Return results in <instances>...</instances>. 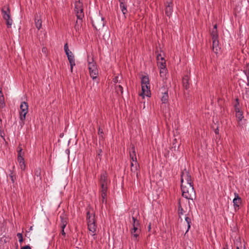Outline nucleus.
<instances>
[{
    "label": "nucleus",
    "mask_w": 249,
    "mask_h": 249,
    "mask_svg": "<svg viewBox=\"0 0 249 249\" xmlns=\"http://www.w3.org/2000/svg\"><path fill=\"white\" fill-rule=\"evenodd\" d=\"M66 54L68 57V60L71 65V71H72L73 66L75 65L74 56L71 52H69L68 53Z\"/></svg>",
    "instance_id": "13"
},
{
    "label": "nucleus",
    "mask_w": 249,
    "mask_h": 249,
    "mask_svg": "<svg viewBox=\"0 0 249 249\" xmlns=\"http://www.w3.org/2000/svg\"><path fill=\"white\" fill-rule=\"evenodd\" d=\"M116 92L118 93V94L120 93L121 94H122L123 93V88L122 87V86L118 85H116Z\"/></svg>",
    "instance_id": "26"
},
{
    "label": "nucleus",
    "mask_w": 249,
    "mask_h": 249,
    "mask_svg": "<svg viewBox=\"0 0 249 249\" xmlns=\"http://www.w3.org/2000/svg\"><path fill=\"white\" fill-rule=\"evenodd\" d=\"M236 117L238 121H241L244 118L242 112L240 111L239 108H236Z\"/></svg>",
    "instance_id": "20"
},
{
    "label": "nucleus",
    "mask_w": 249,
    "mask_h": 249,
    "mask_svg": "<svg viewBox=\"0 0 249 249\" xmlns=\"http://www.w3.org/2000/svg\"><path fill=\"white\" fill-rule=\"evenodd\" d=\"M213 30H217V25H216V24H215V25L213 26Z\"/></svg>",
    "instance_id": "48"
},
{
    "label": "nucleus",
    "mask_w": 249,
    "mask_h": 249,
    "mask_svg": "<svg viewBox=\"0 0 249 249\" xmlns=\"http://www.w3.org/2000/svg\"><path fill=\"white\" fill-rule=\"evenodd\" d=\"M88 68L89 70L90 77L92 79H95L97 78L98 75V70L95 62L93 60V58H89L88 57Z\"/></svg>",
    "instance_id": "5"
},
{
    "label": "nucleus",
    "mask_w": 249,
    "mask_h": 249,
    "mask_svg": "<svg viewBox=\"0 0 249 249\" xmlns=\"http://www.w3.org/2000/svg\"><path fill=\"white\" fill-rule=\"evenodd\" d=\"M173 6V3L172 2H170L168 3V5L166 7L165 14L168 17H170L172 14Z\"/></svg>",
    "instance_id": "17"
},
{
    "label": "nucleus",
    "mask_w": 249,
    "mask_h": 249,
    "mask_svg": "<svg viewBox=\"0 0 249 249\" xmlns=\"http://www.w3.org/2000/svg\"><path fill=\"white\" fill-rule=\"evenodd\" d=\"M100 184L102 185H107V177L106 172H103L101 175L100 177Z\"/></svg>",
    "instance_id": "15"
},
{
    "label": "nucleus",
    "mask_w": 249,
    "mask_h": 249,
    "mask_svg": "<svg viewBox=\"0 0 249 249\" xmlns=\"http://www.w3.org/2000/svg\"><path fill=\"white\" fill-rule=\"evenodd\" d=\"M35 25L36 28L39 30L42 27V21L40 19H35Z\"/></svg>",
    "instance_id": "23"
},
{
    "label": "nucleus",
    "mask_w": 249,
    "mask_h": 249,
    "mask_svg": "<svg viewBox=\"0 0 249 249\" xmlns=\"http://www.w3.org/2000/svg\"><path fill=\"white\" fill-rule=\"evenodd\" d=\"M178 204H179V206H178V213L179 216H180L181 215H182L184 214V211L183 208H182V207L181 206L180 202H179Z\"/></svg>",
    "instance_id": "27"
},
{
    "label": "nucleus",
    "mask_w": 249,
    "mask_h": 249,
    "mask_svg": "<svg viewBox=\"0 0 249 249\" xmlns=\"http://www.w3.org/2000/svg\"><path fill=\"white\" fill-rule=\"evenodd\" d=\"M132 225L133 227L130 231L132 238L135 241H137L141 232V229H140V223L139 221L133 216L132 217Z\"/></svg>",
    "instance_id": "3"
},
{
    "label": "nucleus",
    "mask_w": 249,
    "mask_h": 249,
    "mask_svg": "<svg viewBox=\"0 0 249 249\" xmlns=\"http://www.w3.org/2000/svg\"><path fill=\"white\" fill-rule=\"evenodd\" d=\"M118 76H116L115 77L114 79H113V82L114 83H117L118 82Z\"/></svg>",
    "instance_id": "43"
},
{
    "label": "nucleus",
    "mask_w": 249,
    "mask_h": 249,
    "mask_svg": "<svg viewBox=\"0 0 249 249\" xmlns=\"http://www.w3.org/2000/svg\"><path fill=\"white\" fill-rule=\"evenodd\" d=\"M107 185H102L101 186V193H104V194H107Z\"/></svg>",
    "instance_id": "30"
},
{
    "label": "nucleus",
    "mask_w": 249,
    "mask_h": 249,
    "mask_svg": "<svg viewBox=\"0 0 249 249\" xmlns=\"http://www.w3.org/2000/svg\"><path fill=\"white\" fill-rule=\"evenodd\" d=\"M188 78H184L183 79V86L186 89H187L189 88V83H188Z\"/></svg>",
    "instance_id": "28"
},
{
    "label": "nucleus",
    "mask_w": 249,
    "mask_h": 249,
    "mask_svg": "<svg viewBox=\"0 0 249 249\" xmlns=\"http://www.w3.org/2000/svg\"><path fill=\"white\" fill-rule=\"evenodd\" d=\"M107 194H104V193H102L101 194V197L102 198V202H106V197H107Z\"/></svg>",
    "instance_id": "33"
},
{
    "label": "nucleus",
    "mask_w": 249,
    "mask_h": 249,
    "mask_svg": "<svg viewBox=\"0 0 249 249\" xmlns=\"http://www.w3.org/2000/svg\"><path fill=\"white\" fill-rule=\"evenodd\" d=\"M87 219L88 229L90 232V234L94 236L95 234L96 230L94 214L90 213L89 211L87 213Z\"/></svg>",
    "instance_id": "2"
},
{
    "label": "nucleus",
    "mask_w": 249,
    "mask_h": 249,
    "mask_svg": "<svg viewBox=\"0 0 249 249\" xmlns=\"http://www.w3.org/2000/svg\"><path fill=\"white\" fill-rule=\"evenodd\" d=\"M185 221L186 222L187 224V230L186 232L187 233L191 227V219L190 217L188 216H186L185 218Z\"/></svg>",
    "instance_id": "24"
},
{
    "label": "nucleus",
    "mask_w": 249,
    "mask_h": 249,
    "mask_svg": "<svg viewBox=\"0 0 249 249\" xmlns=\"http://www.w3.org/2000/svg\"><path fill=\"white\" fill-rule=\"evenodd\" d=\"M19 165L20 169L22 170H25V167H26V165H25L24 161L21 162H19Z\"/></svg>",
    "instance_id": "35"
},
{
    "label": "nucleus",
    "mask_w": 249,
    "mask_h": 249,
    "mask_svg": "<svg viewBox=\"0 0 249 249\" xmlns=\"http://www.w3.org/2000/svg\"><path fill=\"white\" fill-rule=\"evenodd\" d=\"M92 24L96 30H100L104 27L105 22L103 17L97 16L92 20Z\"/></svg>",
    "instance_id": "8"
},
{
    "label": "nucleus",
    "mask_w": 249,
    "mask_h": 249,
    "mask_svg": "<svg viewBox=\"0 0 249 249\" xmlns=\"http://www.w3.org/2000/svg\"><path fill=\"white\" fill-rule=\"evenodd\" d=\"M6 25L7 26V27L8 28H11V26L13 24V20L12 19V18H10L9 19H7L6 20Z\"/></svg>",
    "instance_id": "31"
},
{
    "label": "nucleus",
    "mask_w": 249,
    "mask_h": 249,
    "mask_svg": "<svg viewBox=\"0 0 249 249\" xmlns=\"http://www.w3.org/2000/svg\"><path fill=\"white\" fill-rule=\"evenodd\" d=\"M67 225V221L63 218H61V228L62 230H64Z\"/></svg>",
    "instance_id": "29"
},
{
    "label": "nucleus",
    "mask_w": 249,
    "mask_h": 249,
    "mask_svg": "<svg viewBox=\"0 0 249 249\" xmlns=\"http://www.w3.org/2000/svg\"><path fill=\"white\" fill-rule=\"evenodd\" d=\"M158 65L160 68H164L166 67V61L164 57H163L160 54H159L157 56Z\"/></svg>",
    "instance_id": "12"
},
{
    "label": "nucleus",
    "mask_w": 249,
    "mask_h": 249,
    "mask_svg": "<svg viewBox=\"0 0 249 249\" xmlns=\"http://www.w3.org/2000/svg\"><path fill=\"white\" fill-rule=\"evenodd\" d=\"M21 249H31V248L29 245H27L22 247Z\"/></svg>",
    "instance_id": "42"
},
{
    "label": "nucleus",
    "mask_w": 249,
    "mask_h": 249,
    "mask_svg": "<svg viewBox=\"0 0 249 249\" xmlns=\"http://www.w3.org/2000/svg\"><path fill=\"white\" fill-rule=\"evenodd\" d=\"M234 198L233 199V207L236 211V210H238L239 208L240 205L242 203V200L241 197L239 196L238 194L237 193H234Z\"/></svg>",
    "instance_id": "11"
},
{
    "label": "nucleus",
    "mask_w": 249,
    "mask_h": 249,
    "mask_svg": "<svg viewBox=\"0 0 249 249\" xmlns=\"http://www.w3.org/2000/svg\"><path fill=\"white\" fill-rule=\"evenodd\" d=\"M10 177H11V180H12V182H14V179L13 176H10Z\"/></svg>",
    "instance_id": "49"
},
{
    "label": "nucleus",
    "mask_w": 249,
    "mask_h": 249,
    "mask_svg": "<svg viewBox=\"0 0 249 249\" xmlns=\"http://www.w3.org/2000/svg\"><path fill=\"white\" fill-rule=\"evenodd\" d=\"M181 187L193 186L191 176L187 172L182 173L181 179Z\"/></svg>",
    "instance_id": "7"
},
{
    "label": "nucleus",
    "mask_w": 249,
    "mask_h": 249,
    "mask_svg": "<svg viewBox=\"0 0 249 249\" xmlns=\"http://www.w3.org/2000/svg\"><path fill=\"white\" fill-rule=\"evenodd\" d=\"M120 6L123 14L125 15L127 12V9L124 3V2H121Z\"/></svg>",
    "instance_id": "25"
},
{
    "label": "nucleus",
    "mask_w": 249,
    "mask_h": 249,
    "mask_svg": "<svg viewBox=\"0 0 249 249\" xmlns=\"http://www.w3.org/2000/svg\"><path fill=\"white\" fill-rule=\"evenodd\" d=\"M22 148L20 147H18V156H23V153L22 152Z\"/></svg>",
    "instance_id": "36"
},
{
    "label": "nucleus",
    "mask_w": 249,
    "mask_h": 249,
    "mask_svg": "<svg viewBox=\"0 0 249 249\" xmlns=\"http://www.w3.org/2000/svg\"><path fill=\"white\" fill-rule=\"evenodd\" d=\"M142 92L139 94L140 96L144 98L145 96L150 97V85L149 77L147 75L143 76L141 79Z\"/></svg>",
    "instance_id": "1"
},
{
    "label": "nucleus",
    "mask_w": 249,
    "mask_h": 249,
    "mask_svg": "<svg viewBox=\"0 0 249 249\" xmlns=\"http://www.w3.org/2000/svg\"><path fill=\"white\" fill-rule=\"evenodd\" d=\"M131 160V162H137L136 155H133V156H130Z\"/></svg>",
    "instance_id": "40"
},
{
    "label": "nucleus",
    "mask_w": 249,
    "mask_h": 249,
    "mask_svg": "<svg viewBox=\"0 0 249 249\" xmlns=\"http://www.w3.org/2000/svg\"><path fill=\"white\" fill-rule=\"evenodd\" d=\"M214 132H215V133L216 134H219V129H218V127H217L216 129H215Z\"/></svg>",
    "instance_id": "44"
},
{
    "label": "nucleus",
    "mask_w": 249,
    "mask_h": 249,
    "mask_svg": "<svg viewBox=\"0 0 249 249\" xmlns=\"http://www.w3.org/2000/svg\"><path fill=\"white\" fill-rule=\"evenodd\" d=\"M74 11L77 19L82 20L84 17L83 5L80 0H76L75 1L74 3Z\"/></svg>",
    "instance_id": "6"
},
{
    "label": "nucleus",
    "mask_w": 249,
    "mask_h": 249,
    "mask_svg": "<svg viewBox=\"0 0 249 249\" xmlns=\"http://www.w3.org/2000/svg\"><path fill=\"white\" fill-rule=\"evenodd\" d=\"M119 1H120V3H121V2H124V0H119Z\"/></svg>",
    "instance_id": "53"
},
{
    "label": "nucleus",
    "mask_w": 249,
    "mask_h": 249,
    "mask_svg": "<svg viewBox=\"0 0 249 249\" xmlns=\"http://www.w3.org/2000/svg\"><path fill=\"white\" fill-rule=\"evenodd\" d=\"M160 100L162 104L168 103L169 96L168 93V89L166 87L163 86L160 89Z\"/></svg>",
    "instance_id": "10"
},
{
    "label": "nucleus",
    "mask_w": 249,
    "mask_h": 249,
    "mask_svg": "<svg viewBox=\"0 0 249 249\" xmlns=\"http://www.w3.org/2000/svg\"><path fill=\"white\" fill-rule=\"evenodd\" d=\"M211 35L212 36L213 39H217L218 37V35L217 33V30H213L211 31Z\"/></svg>",
    "instance_id": "22"
},
{
    "label": "nucleus",
    "mask_w": 249,
    "mask_h": 249,
    "mask_svg": "<svg viewBox=\"0 0 249 249\" xmlns=\"http://www.w3.org/2000/svg\"><path fill=\"white\" fill-rule=\"evenodd\" d=\"M46 48H43L42 51L43 52H46Z\"/></svg>",
    "instance_id": "50"
},
{
    "label": "nucleus",
    "mask_w": 249,
    "mask_h": 249,
    "mask_svg": "<svg viewBox=\"0 0 249 249\" xmlns=\"http://www.w3.org/2000/svg\"><path fill=\"white\" fill-rule=\"evenodd\" d=\"M129 155H130V156H133V155H136L135 149V147L134 146H133L131 148L130 152H129Z\"/></svg>",
    "instance_id": "32"
},
{
    "label": "nucleus",
    "mask_w": 249,
    "mask_h": 249,
    "mask_svg": "<svg viewBox=\"0 0 249 249\" xmlns=\"http://www.w3.org/2000/svg\"><path fill=\"white\" fill-rule=\"evenodd\" d=\"M17 236L18 238V241L20 243H21L23 242V237L22 235L20 233H17Z\"/></svg>",
    "instance_id": "34"
},
{
    "label": "nucleus",
    "mask_w": 249,
    "mask_h": 249,
    "mask_svg": "<svg viewBox=\"0 0 249 249\" xmlns=\"http://www.w3.org/2000/svg\"><path fill=\"white\" fill-rule=\"evenodd\" d=\"M103 133V132L100 130V129H99V134H101Z\"/></svg>",
    "instance_id": "51"
},
{
    "label": "nucleus",
    "mask_w": 249,
    "mask_h": 249,
    "mask_svg": "<svg viewBox=\"0 0 249 249\" xmlns=\"http://www.w3.org/2000/svg\"><path fill=\"white\" fill-rule=\"evenodd\" d=\"M235 245L236 247V249H247L245 242L244 241L242 242L239 238L236 240Z\"/></svg>",
    "instance_id": "14"
},
{
    "label": "nucleus",
    "mask_w": 249,
    "mask_h": 249,
    "mask_svg": "<svg viewBox=\"0 0 249 249\" xmlns=\"http://www.w3.org/2000/svg\"><path fill=\"white\" fill-rule=\"evenodd\" d=\"M137 170H138V167H131V172L134 173H136V175L137 176H138V172H137Z\"/></svg>",
    "instance_id": "39"
},
{
    "label": "nucleus",
    "mask_w": 249,
    "mask_h": 249,
    "mask_svg": "<svg viewBox=\"0 0 249 249\" xmlns=\"http://www.w3.org/2000/svg\"><path fill=\"white\" fill-rule=\"evenodd\" d=\"M20 119L22 122L25 119L26 115L28 112V105L25 102H22L20 105Z\"/></svg>",
    "instance_id": "9"
},
{
    "label": "nucleus",
    "mask_w": 249,
    "mask_h": 249,
    "mask_svg": "<svg viewBox=\"0 0 249 249\" xmlns=\"http://www.w3.org/2000/svg\"><path fill=\"white\" fill-rule=\"evenodd\" d=\"M64 48V50H65V52L66 53H68L71 52V51H70V50L69 49V47H68V43H66L65 44Z\"/></svg>",
    "instance_id": "38"
},
{
    "label": "nucleus",
    "mask_w": 249,
    "mask_h": 249,
    "mask_svg": "<svg viewBox=\"0 0 249 249\" xmlns=\"http://www.w3.org/2000/svg\"><path fill=\"white\" fill-rule=\"evenodd\" d=\"M61 234L64 236H65L66 235V233H65V232L64 231V230H62V231H61Z\"/></svg>",
    "instance_id": "45"
},
{
    "label": "nucleus",
    "mask_w": 249,
    "mask_h": 249,
    "mask_svg": "<svg viewBox=\"0 0 249 249\" xmlns=\"http://www.w3.org/2000/svg\"><path fill=\"white\" fill-rule=\"evenodd\" d=\"M1 13L2 14L3 18L5 20L11 18L10 12L8 8H7L6 10L2 9L1 10Z\"/></svg>",
    "instance_id": "18"
},
{
    "label": "nucleus",
    "mask_w": 249,
    "mask_h": 249,
    "mask_svg": "<svg viewBox=\"0 0 249 249\" xmlns=\"http://www.w3.org/2000/svg\"><path fill=\"white\" fill-rule=\"evenodd\" d=\"M182 195L187 199L193 200L196 197V192L193 186L181 187Z\"/></svg>",
    "instance_id": "4"
},
{
    "label": "nucleus",
    "mask_w": 249,
    "mask_h": 249,
    "mask_svg": "<svg viewBox=\"0 0 249 249\" xmlns=\"http://www.w3.org/2000/svg\"><path fill=\"white\" fill-rule=\"evenodd\" d=\"M5 105L4 96L1 90H0V108H3Z\"/></svg>",
    "instance_id": "21"
},
{
    "label": "nucleus",
    "mask_w": 249,
    "mask_h": 249,
    "mask_svg": "<svg viewBox=\"0 0 249 249\" xmlns=\"http://www.w3.org/2000/svg\"><path fill=\"white\" fill-rule=\"evenodd\" d=\"M223 249H225V248H224Z\"/></svg>",
    "instance_id": "54"
},
{
    "label": "nucleus",
    "mask_w": 249,
    "mask_h": 249,
    "mask_svg": "<svg viewBox=\"0 0 249 249\" xmlns=\"http://www.w3.org/2000/svg\"><path fill=\"white\" fill-rule=\"evenodd\" d=\"M248 79V85L249 86V72L248 73V75H247Z\"/></svg>",
    "instance_id": "46"
},
{
    "label": "nucleus",
    "mask_w": 249,
    "mask_h": 249,
    "mask_svg": "<svg viewBox=\"0 0 249 249\" xmlns=\"http://www.w3.org/2000/svg\"><path fill=\"white\" fill-rule=\"evenodd\" d=\"M138 166V162H131V167H136Z\"/></svg>",
    "instance_id": "41"
},
{
    "label": "nucleus",
    "mask_w": 249,
    "mask_h": 249,
    "mask_svg": "<svg viewBox=\"0 0 249 249\" xmlns=\"http://www.w3.org/2000/svg\"><path fill=\"white\" fill-rule=\"evenodd\" d=\"M160 76L163 79L166 78V74L167 73V70L166 67L163 68H160Z\"/></svg>",
    "instance_id": "19"
},
{
    "label": "nucleus",
    "mask_w": 249,
    "mask_h": 249,
    "mask_svg": "<svg viewBox=\"0 0 249 249\" xmlns=\"http://www.w3.org/2000/svg\"><path fill=\"white\" fill-rule=\"evenodd\" d=\"M213 50L216 54L218 53L220 51L218 41L217 39H213Z\"/></svg>",
    "instance_id": "16"
},
{
    "label": "nucleus",
    "mask_w": 249,
    "mask_h": 249,
    "mask_svg": "<svg viewBox=\"0 0 249 249\" xmlns=\"http://www.w3.org/2000/svg\"><path fill=\"white\" fill-rule=\"evenodd\" d=\"M150 230H151V224H150L148 226V230L150 231Z\"/></svg>",
    "instance_id": "52"
},
{
    "label": "nucleus",
    "mask_w": 249,
    "mask_h": 249,
    "mask_svg": "<svg viewBox=\"0 0 249 249\" xmlns=\"http://www.w3.org/2000/svg\"><path fill=\"white\" fill-rule=\"evenodd\" d=\"M98 155H99V156H100V154H101V153H102V150H101V149H99V150H98Z\"/></svg>",
    "instance_id": "47"
},
{
    "label": "nucleus",
    "mask_w": 249,
    "mask_h": 249,
    "mask_svg": "<svg viewBox=\"0 0 249 249\" xmlns=\"http://www.w3.org/2000/svg\"><path fill=\"white\" fill-rule=\"evenodd\" d=\"M23 156H18V163L24 161Z\"/></svg>",
    "instance_id": "37"
}]
</instances>
